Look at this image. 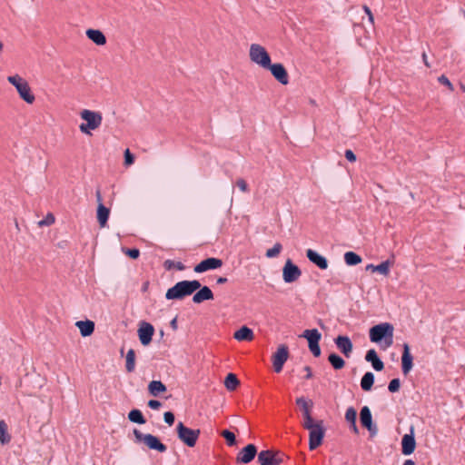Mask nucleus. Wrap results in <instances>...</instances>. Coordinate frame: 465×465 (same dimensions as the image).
Here are the masks:
<instances>
[{
    "mask_svg": "<svg viewBox=\"0 0 465 465\" xmlns=\"http://www.w3.org/2000/svg\"><path fill=\"white\" fill-rule=\"evenodd\" d=\"M345 157L349 162L356 161V154L350 149L345 151Z\"/></svg>",
    "mask_w": 465,
    "mask_h": 465,
    "instance_id": "obj_49",
    "label": "nucleus"
},
{
    "mask_svg": "<svg viewBox=\"0 0 465 465\" xmlns=\"http://www.w3.org/2000/svg\"><path fill=\"white\" fill-rule=\"evenodd\" d=\"M401 450L404 455H407V450H408L407 444L401 445Z\"/></svg>",
    "mask_w": 465,
    "mask_h": 465,
    "instance_id": "obj_56",
    "label": "nucleus"
},
{
    "mask_svg": "<svg viewBox=\"0 0 465 465\" xmlns=\"http://www.w3.org/2000/svg\"><path fill=\"white\" fill-rule=\"evenodd\" d=\"M344 261L347 265L353 266L361 262V257L354 252H347L344 253Z\"/></svg>",
    "mask_w": 465,
    "mask_h": 465,
    "instance_id": "obj_33",
    "label": "nucleus"
},
{
    "mask_svg": "<svg viewBox=\"0 0 465 465\" xmlns=\"http://www.w3.org/2000/svg\"><path fill=\"white\" fill-rule=\"evenodd\" d=\"M351 429L354 433H356V434L358 433V428H357L356 422L354 423V425H351Z\"/></svg>",
    "mask_w": 465,
    "mask_h": 465,
    "instance_id": "obj_58",
    "label": "nucleus"
},
{
    "mask_svg": "<svg viewBox=\"0 0 465 465\" xmlns=\"http://www.w3.org/2000/svg\"><path fill=\"white\" fill-rule=\"evenodd\" d=\"M166 386L161 381H152L148 384V391L153 397H157L160 394L166 392Z\"/></svg>",
    "mask_w": 465,
    "mask_h": 465,
    "instance_id": "obj_27",
    "label": "nucleus"
},
{
    "mask_svg": "<svg viewBox=\"0 0 465 465\" xmlns=\"http://www.w3.org/2000/svg\"><path fill=\"white\" fill-rule=\"evenodd\" d=\"M3 48H4L3 43L0 42V53L3 51Z\"/></svg>",
    "mask_w": 465,
    "mask_h": 465,
    "instance_id": "obj_59",
    "label": "nucleus"
},
{
    "mask_svg": "<svg viewBox=\"0 0 465 465\" xmlns=\"http://www.w3.org/2000/svg\"><path fill=\"white\" fill-rule=\"evenodd\" d=\"M366 271H371L372 272H376L382 275H387L390 271V262L386 261L378 265L368 264L366 266Z\"/></svg>",
    "mask_w": 465,
    "mask_h": 465,
    "instance_id": "obj_28",
    "label": "nucleus"
},
{
    "mask_svg": "<svg viewBox=\"0 0 465 465\" xmlns=\"http://www.w3.org/2000/svg\"><path fill=\"white\" fill-rule=\"evenodd\" d=\"M249 56L252 63L258 64L263 69L271 66V56L265 47L259 44H252L250 46Z\"/></svg>",
    "mask_w": 465,
    "mask_h": 465,
    "instance_id": "obj_6",
    "label": "nucleus"
},
{
    "mask_svg": "<svg viewBox=\"0 0 465 465\" xmlns=\"http://www.w3.org/2000/svg\"><path fill=\"white\" fill-rule=\"evenodd\" d=\"M171 326L173 327V329H176L177 328V325H176V319H173L172 322H171Z\"/></svg>",
    "mask_w": 465,
    "mask_h": 465,
    "instance_id": "obj_57",
    "label": "nucleus"
},
{
    "mask_svg": "<svg viewBox=\"0 0 465 465\" xmlns=\"http://www.w3.org/2000/svg\"><path fill=\"white\" fill-rule=\"evenodd\" d=\"M285 455L281 451L272 450H262L258 454L260 465H280L283 462Z\"/></svg>",
    "mask_w": 465,
    "mask_h": 465,
    "instance_id": "obj_9",
    "label": "nucleus"
},
{
    "mask_svg": "<svg viewBox=\"0 0 465 465\" xmlns=\"http://www.w3.org/2000/svg\"><path fill=\"white\" fill-rule=\"evenodd\" d=\"M369 334L371 341L380 343L384 350L392 344L393 328L390 323H380L371 327Z\"/></svg>",
    "mask_w": 465,
    "mask_h": 465,
    "instance_id": "obj_2",
    "label": "nucleus"
},
{
    "mask_svg": "<svg viewBox=\"0 0 465 465\" xmlns=\"http://www.w3.org/2000/svg\"><path fill=\"white\" fill-rule=\"evenodd\" d=\"M75 326L79 329L83 337L90 336L94 331V322L90 320L78 321L75 322Z\"/></svg>",
    "mask_w": 465,
    "mask_h": 465,
    "instance_id": "obj_25",
    "label": "nucleus"
},
{
    "mask_svg": "<svg viewBox=\"0 0 465 465\" xmlns=\"http://www.w3.org/2000/svg\"><path fill=\"white\" fill-rule=\"evenodd\" d=\"M402 465H407V460H405Z\"/></svg>",
    "mask_w": 465,
    "mask_h": 465,
    "instance_id": "obj_62",
    "label": "nucleus"
},
{
    "mask_svg": "<svg viewBox=\"0 0 465 465\" xmlns=\"http://www.w3.org/2000/svg\"><path fill=\"white\" fill-rule=\"evenodd\" d=\"M334 342L340 351L347 358H349L352 352L353 345L348 336H338Z\"/></svg>",
    "mask_w": 465,
    "mask_h": 465,
    "instance_id": "obj_19",
    "label": "nucleus"
},
{
    "mask_svg": "<svg viewBox=\"0 0 465 465\" xmlns=\"http://www.w3.org/2000/svg\"><path fill=\"white\" fill-rule=\"evenodd\" d=\"M374 382V375L372 372H366L361 381V387L363 391H369L372 388Z\"/></svg>",
    "mask_w": 465,
    "mask_h": 465,
    "instance_id": "obj_31",
    "label": "nucleus"
},
{
    "mask_svg": "<svg viewBox=\"0 0 465 465\" xmlns=\"http://www.w3.org/2000/svg\"><path fill=\"white\" fill-rule=\"evenodd\" d=\"M301 275L302 272L299 267L288 259L282 268L283 281L287 283H291L297 281Z\"/></svg>",
    "mask_w": 465,
    "mask_h": 465,
    "instance_id": "obj_12",
    "label": "nucleus"
},
{
    "mask_svg": "<svg viewBox=\"0 0 465 465\" xmlns=\"http://www.w3.org/2000/svg\"><path fill=\"white\" fill-rule=\"evenodd\" d=\"M221 435L226 440L229 446H233L236 443L235 435L233 432L224 430L221 432Z\"/></svg>",
    "mask_w": 465,
    "mask_h": 465,
    "instance_id": "obj_40",
    "label": "nucleus"
},
{
    "mask_svg": "<svg viewBox=\"0 0 465 465\" xmlns=\"http://www.w3.org/2000/svg\"><path fill=\"white\" fill-rule=\"evenodd\" d=\"M227 278L225 277H219L216 281L217 284H223L225 282H227Z\"/></svg>",
    "mask_w": 465,
    "mask_h": 465,
    "instance_id": "obj_53",
    "label": "nucleus"
},
{
    "mask_svg": "<svg viewBox=\"0 0 465 465\" xmlns=\"http://www.w3.org/2000/svg\"><path fill=\"white\" fill-rule=\"evenodd\" d=\"M11 441V435L8 432V426L5 420H0V443L8 444Z\"/></svg>",
    "mask_w": 465,
    "mask_h": 465,
    "instance_id": "obj_30",
    "label": "nucleus"
},
{
    "mask_svg": "<svg viewBox=\"0 0 465 465\" xmlns=\"http://www.w3.org/2000/svg\"><path fill=\"white\" fill-rule=\"evenodd\" d=\"M176 431L178 439L190 448L195 446L201 433L200 430L190 429L183 422H178Z\"/></svg>",
    "mask_w": 465,
    "mask_h": 465,
    "instance_id": "obj_8",
    "label": "nucleus"
},
{
    "mask_svg": "<svg viewBox=\"0 0 465 465\" xmlns=\"http://www.w3.org/2000/svg\"><path fill=\"white\" fill-rule=\"evenodd\" d=\"M95 194H96V200L98 203L97 221L101 227H105L108 218H109L110 210H109V208H107L104 205L100 190H97Z\"/></svg>",
    "mask_w": 465,
    "mask_h": 465,
    "instance_id": "obj_16",
    "label": "nucleus"
},
{
    "mask_svg": "<svg viewBox=\"0 0 465 465\" xmlns=\"http://www.w3.org/2000/svg\"><path fill=\"white\" fill-rule=\"evenodd\" d=\"M55 222V217L52 213H48L46 216L37 223L39 227L50 226Z\"/></svg>",
    "mask_w": 465,
    "mask_h": 465,
    "instance_id": "obj_38",
    "label": "nucleus"
},
{
    "mask_svg": "<svg viewBox=\"0 0 465 465\" xmlns=\"http://www.w3.org/2000/svg\"><path fill=\"white\" fill-rule=\"evenodd\" d=\"M7 81L15 87L20 98L25 103L32 104L35 101L28 82L19 74L8 76Z\"/></svg>",
    "mask_w": 465,
    "mask_h": 465,
    "instance_id": "obj_4",
    "label": "nucleus"
},
{
    "mask_svg": "<svg viewBox=\"0 0 465 465\" xmlns=\"http://www.w3.org/2000/svg\"><path fill=\"white\" fill-rule=\"evenodd\" d=\"M282 250V245L280 242H276L272 248L268 249L266 252L267 258H275L277 257Z\"/></svg>",
    "mask_w": 465,
    "mask_h": 465,
    "instance_id": "obj_36",
    "label": "nucleus"
},
{
    "mask_svg": "<svg viewBox=\"0 0 465 465\" xmlns=\"http://www.w3.org/2000/svg\"><path fill=\"white\" fill-rule=\"evenodd\" d=\"M305 430H309V449L313 450L322 445L325 435L322 420H312V422L302 423Z\"/></svg>",
    "mask_w": 465,
    "mask_h": 465,
    "instance_id": "obj_3",
    "label": "nucleus"
},
{
    "mask_svg": "<svg viewBox=\"0 0 465 465\" xmlns=\"http://www.w3.org/2000/svg\"><path fill=\"white\" fill-rule=\"evenodd\" d=\"M85 34L88 39L97 45H104L106 44V37L101 30L90 28L86 30Z\"/></svg>",
    "mask_w": 465,
    "mask_h": 465,
    "instance_id": "obj_23",
    "label": "nucleus"
},
{
    "mask_svg": "<svg viewBox=\"0 0 465 465\" xmlns=\"http://www.w3.org/2000/svg\"><path fill=\"white\" fill-rule=\"evenodd\" d=\"M124 252L132 259H137L140 256V251L138 249H125Z\"/></svg>",
    "mask_w": 465,
    "mask_h": 465,
    "instance_id": "obj_45",
    "label": "nucleus"
},
{
    "mask_svg": "<svg viewBox=\"0 0 465 465\" xmlns=\"http://www.w3.org/2000/svg\"><path fill=\"white\" fill-rule=\"evenodd\" d=\"M422 59H423V62H424L425 65H426L427 67H430V64L428 63L427 55H426V54H425V53H423V54H422Z\"/></svg>",
    "mask_w": 465,
    "mask_h": 465,
    "instance_id": "obj_54",
    "label": "nucleus"
},
{
    "mask_svg": "<svg viewBox=\"0 0 465 465\" xmlns=\"http://www.w3.org/2000/svg\"><path fill=\"white\" fill-rule=\"evenodd\" d=\"M408 441L407 434H404L401 438V445H406Z\"/></svg>",
    "mask_w": 465,
    "mask_h": 465,
    "instance_id": "obj_55",
    "label": "nucleus"
},
{
    "mask_svg": "<svg viewBox=\"0 0 465 465\" xmlns=\"http://www.w3.org/2000/svg\"><path fill=\"white\" fill-rule=\"evenodd\" d=\"M236 186L242 191L246 192L247 191V183L244 180L240 179L236 183Z\"/></svg>",
    "mask_w": 465,
    "mask_h": 465,
    "instance_id": "obj_51",
    "label": "nucleus"
},
{
    "mask_svg": "<svg viewBox=\"0 0 465 465\" xmlns=\"http://www.w3.org/2000/svg\"><path fill=\"white\" fill-rule=\"evenodd\" d=\"M328 361L334 370H341L345 366L344 360L336 353L330 354Z\"/></svg>",
    "mask_w": 465,
    "mask_h": 465,
    "instance_id": "obj_32",
    "label": "nucleus"
},
{
    "mask_svg": "<svg viewBox=\"0 0 465 465\" xmlns=\"http://www.w3.org/2000/svg\"><path fill=\"white\" fill-rule=\"evenodd\" d=\"M365 360L371 362L373 369L377 371H381L384 368L383 362L380 360L375 350L371 349L365 355Z\"/></svg>",
    "mask_w": 465,
    "mask_h": 465,
    "instance_id": "obj_24",
    "label": "nucleus"
},
{
    "mask_svg": "<svg viewBox=\"0 0 465 465\" xmlns=\"http://www.w3.org/2000/svg\"><path fill=\"white\" fill-rule=\"evenodd\" d=\"M307 258L316 264L320 269L325 270L328 268V262L325 257L320 255L318 252L312 249H308L306 252Z\"/></svg>",
    "mask_w": 465,
    "mask_h": 465,
    "instance_id": "obj_21",
    "label": "nucleus"
},
{
    "mask_svg": "<svg viewBox=\"0 0 465 465\" xmlns=\"http://www.w3.org/2000/svg\"><path fill=\"white\" fill-rule=\"evenodd\" d=\"M148 406L153 410H158L162 406V404L159 401L150 400L148 401Z\"/></svg>",
    "mask_w": 465,
    "mask_h": 465,
    "instance_id": "obj_50",
    "label": "nucleus"
},
{
    "mask_svg": "<svg viewBox=\"0 0 465 465\" xmlns=\"http://www.w3.org/2000/svg\"><path fill=\"white\" fill-rule=\"evenodd\" d=\"M240 381L238 380L237 376L233 373H229L225 377L224 380V386L225 388L230 391H233L236 390V388L239 386Z\"/></svg>",
    "mask_w": 465,
    "mask_h": 465,
    "instance_id": "obj_29",
    "label": "nucleus"
},
{
    "mask_svg": "<svg viewBox=\"0 0 465 465\" xmlns=\"http://www.w3.org/2000/svg\"><path fill=\"white\" fill-rule=\"evenodd\" d=\"M266 70H269L275 80L281 84L287 85L289 84V74L282 64H271V66L267 67Z\"/></svg>",
    "mask_w": 465,
    "mask_h": 465,
    "instance_id": "obj_13",
    "label": "nucleus"
},
{
    "mask_svg": "<svg viewBox=\"0 0 465 465\" xmlns=\"http://www.w3.org/2000/svg\"><path fill=\"white\" fill-rule=\"evenodd\" d=\"M134 162V155L130 152V150L127 148L124 151V164L126 166H129L133 164Z\"/></svg>",
    "mask_w": 465,
    "mask_h": 465,
    "instance_id": "obj_43",
    "label": "nucleus"
},
{
    "mask_svg": "<svg viewBox=\"0 0 465 465\" xmlns=\"http://www.w3.org/2000/svg\"><path fill=\"white\" fill-rule=\"evenodd\" d=\"M134 435L137 442H143L148 449L156 450L160 453L166 451L167 447L165 444L153 434H143L139 430H134Z\"/></svg>",
    "mask_w": 465,
    "mask_h": 465,
    "instance_id": "obj_7",
    "label": "nucleus"
},
{
    "mask_svg": "<svg viewBox=\"0 0 465 465\" xmlns=\"http://www.w3.org/2000/svg\"><path fill=\"white\" fill-rule=\"evenodd\" d=\"M200 287L201 283L197 280L181 281L167 290L165 298L167 300H183L184 297L193 294Z\"/></svg>",
    "mask_w": 465,
    "mask_h": 465,
    "instance_id": "obj_1",
    "label": "nucleus"
},
{
    "mask_svg": "<svg viewBox=\"0 0 465 465\" xmlns=\"http://www.w3.org/2000/svg\"><path fill=\"white\" fill-rule=\"evenodd\" d=\"M300 337L308 341L309 349L315 357L321 355L319 341L322 338V334L317 329L305 330Z\"/></svg>",
    "mask_w": 465,
    "mask_h": 465,
    "instance_id": "obj_10",
    "label": "nucleus"
},
{
    "mask_svg": "<svg viewBox=\"0 0 465 465\" xmlns=\"http://www.w3.org/2000/svg\"><path fill=\"white\" fill-rule=\"evenodd\" d=\"M137 332L141 343L143 346H147L152 341V338L154 333V328L151 323L142 322L139 325Z\"/></svg>",
    "mask_w": 465,
    "mask_h": 465,
    "instance_id": "obj_14",
    "label": "nucleus"
},
{
    "mask_svg": "<svg viewBox=\"0 0 465 465\" xmlns=\"http://www.w3.org/2000/svg\"><path fill=\"white\" fill-rule=\"evenodd\" d=\"M361 425L365 427L372 435L377 433V427L372 424L371 413L369 407L364 406L360 412Z\"/></svg>",
    "mask_w": 465,
    "mask_h": 465,
    "instance_id": "obj_18",
    "label": "nucleus"
},
{
    "mask_svg": "<svg viewBox=\"0 0 465 465\" xmlns=\"http://www.w3.org/2000/svg\"><path fill=\"white\" fill-rule=\"evenodd\" d=\"M438 81L440 84H443V85H446L450 90H453V85L452 84L450 83V81L449 80V78L447 76H445L444 74L440 75L439 78H438Z\"/></svg>",
    "mask_w": 465,
    "mask_h": 465,
    "instance_id": "obj_46",
    "label": "nucleus"
},
{
    "mask_svg": "<svg viewBox=\"0 0 465 465\" xmlns=\"http://www.w3.org/2000/svg\"><path fill=\"white\" fill-rule=\"evenodd\" d=\"M296 404L302 409L303 421L302 423L312 422L313 418L312 417V409L313 403L312 401L306 400L304 397H300L296 399Z\"/></svg>",
    "mask_w": 465,
    "mask_h": 465,
    "instance_id": "obj_17",
    "label": "nucleus"
},
{
    "mask_svg": "<svg viewBox=\"0 0 465 465\" xmlns=\"http://www.w3.org/2000/svg\"><path fill=\"white\" fill-rule=\"evenodd\" d=\"M128 419L134 423L144 424L146 422L142 411L140 410H132L128 414Z\"/></svg>",
    "mask_w": 465,
    "mask_h": 465,
    "instance_id": "obj_35",
    "label": "nucleus"
},
{
    "mask_svg": "<svg viewBox=\"0 0 465 465\" xmlns=\"http://www.w3.org/2000/svg\"><path fill=\"white\" fill-rule=\"evenodd\" d=\"M362 9L364 10L365 14L368 15V19L371 25H374V16L372 12L371 11L370 7L366 5L362 6Z\"/></svg>",
    "mask_w": 465,
    "mask_h": 465,
    "instance_id": "obj_48",
    "label": "nucleus"
},
{
    "mask_svg": "<svg viewBox=\"0 0 465 465\" xmlns=\"http://www.w3.org/2000/svg\"><path fill=\"white\" fill-rule=\"evenodd\" d=\"M400 385H401L400 380L393 379L390 381L388 389L391 392H396L399 391Z\"/></svg>",
    "mask_w": 465,
    "mask_h": 465,
    "instance_id": "obj_44",
    "label": "nucleus"
},
{
    "mask_svg": "<svg viewBox=\"0 0 465 465\" xmlns=\"http://www.w3.org/2000/svg\"><path fill=\"white\" fill-rule=\"evenodd\" d=\"M233 338L237 341H252L254 338V334L252 329L247 326L241 327L238 331H236L233 334Z\"/></svg>",
    "mask_w": 465,
    "mask_h": 465,
    "instance_id": "obj_26",
    "label": "nucleus"
},
{
    "mask_svg": "<svg viewBox=\"0 0 465 465\" xmlns=\"http://www.w3.org/2000/svg\"><path fill=\"white\" fill-rule=\"evenodd\" d=\"M408 368H409V369L411 368V361H409Z\"/></svg>",
    "mask_w": 465,
    "mask_h": 465,
    "instance_id": "obj_61",
    "label": "nucleus"
},
{
    "mask_svg": "<svg viewBox=\"0 0 465 465\" xmlns=\"http://www.w3.org/2000/svg\"><path fill=\"white\" fill-rule=\"evenodd\" d=\"M125 369L128 372H133L135 369V352L133 349L127 351L125 358Z\"/></svg>",
    "mask_w": 465,
    "mask_h": 465,
    "instance_id": "obj_34",
    "label": "nucleus"
},
{
    "mask_svg": "<svg viewBox=\"0 0 465 465\" xmlns=\"http://www.w3.org/2000/svg\"><path fill=\"white\" fill-rule=\"evenodd\" d=\"M198 290L199 291L196 293H194V295L193 296V302L194 303H201L204 301H209V300L213 299V293L209 287L203 286V287H200V289H198Z\"/></svg>",
    "mask_w": 465,
    "mask_h": 465,
    "instance_id": "obj_22",
    "label": "nucleus"
},
{
    "mask_svg": "<svg viewBox=\"0 0 465 465\" xmlns=\"http://www.w3.org/2000/svg\"><path fill=\"white\" fill-rule=\"evenodd\" d=\"M289 358V349L287 345L282 344L277 348V351L272 354V365L275 372L279 373L282 371L283 365Z\"/></svg>",
    "mask_w": 465,
    "mask_h": 465,
    "instance_id": "obj_11",
    "label": "nucleus"
},
{
    "mask_svg": "<svg viewBox=\"0 0 465 465\" xmlns=\"http://www.w3.org/2000/svg\"><path fill=\"white\" fill-rule=\"evenodd\" d=\"M401 370L403 374H407V343L402 345V353H401Z\"/></svg>",
    "mask_w": 465,
    "mask_h": 465,
    "instance_id": "obj_41",
    "label": "nucleus"
},
{
    "mask_svg": "<svg viewBox=\"0 0 465 465\" xmlns=\"http://www.w3.org/2000/svg\"><path fill=\"white\" fill-rule=\"evenodd\" d=\"M163 420L164 421L169 425V426H172L174 422V415L173 412L171 411H166L164 414H163Z\"/></svg>",
    "mask_w": 465,
    "mask_h": 465,
    "instance_id": "obj_47",
    "label": "nucleus"
},
{
    "mask_svg": "<svg viewBox=\"0 0 465 465\" xmlns=\"http://www.w3.org/2000/svg\"><path fill=\"white\" fill-rule=\"evenodd\" d=\"M357 418L356 410L352 407H350L346 410L345 412V420L351 423V425H354Z\"/></svg>",
    "mask_w": 465,
    "mask_h": 465,
    "instance_id": "obj_39",
    "label": "nucleus"
},
{
    "mask_svg": "<svg viewBox=\"0 0 465 465\" xmlns=\"http://www.w3.org/2000/svg\"><path fill=\"white\" fill-rule=\"evenodd\" d=\"M80 116L86 123H82L79 129L85 134H91L92 130H95L102 124L103 116L101 113L84 109L80 113Z\"/></svg>",
    "mask_w": 465,
    "mask_h": 465,
    "instance_id": "obj_5",
    "label": "nucleus"
},
{
    "mask_svg": "<svg viewBox=\"0 0 465 465\" xmlns=\"http://www.w3.org/2000/svg\"><path fill=\"white\" fill-rule=\"evenodd\" d=\"M416 447V442L414 439V431L413 429H411V431L409 433V454L414 451Z\"/></svg>",
    "mask_w": 465,
    "mask_h": 465,
    "instance_id": "obj_42",
    "label": "nucleus"
},
{
    "mask_svg": "<svg viewBox=\"0 0 465 465\" xmlns=\"http://www.w3.org/2000/svg\"><path fill=\"white\" fill-rule=\"evenodd\" d=\"M303 370L305 371V374H306L305 379H307V380L311 379L312 377L311 367L305 366L303 368Z\"/></svg>",
    "mask_w": 465,
    "mask_h": 465,
    "instance_id": "obj_52",
    "label": "nucleus"
},
{
    "mask_svg": "<svg viewBox=\"0 0 465 465\" xmlns=\"http://www.w3.org/2000/svg\"><path fill=\"white\" fill-rule=\"evenodd\" d=\"M257 449L253 444H248L239 453L237 461L241 463H250L255 457Z\"/></svg>",
    "mask_w": 465,
    "mask_h": 465,
    "instance_id": "obj_20",
    "label": "nucleus"
},
{
    "mask_svg": "<svg viewBox=\"0 0 465 465\" xmlns=\"http://www.w3.org/2000/svg\"><path fill=\"white\" fill-rule=\"evenodd\" d=\"M223 265V261L219 258H207L201 262H199L197 265H195L193 271L197 273H202L209 270H215Z\"/></svg>",
    "mask_w": 465,
    "mask_h": 465,
    "instance_id": "obj_15",
    "label": "nucleus"
},
{
    "mask_svg": "<svg viewBox=\"0 0 465 465\" xmlns=\"http://www.w3.org/2000/svg\"><path fill=\"white\" fill-rule=\"evenodd\" d=\"M409 465H415V463L412 460H409Z\"/></svg>",
    "mask_w": 465,
    "mask_h": 465,
    "instance_id": "obj_60",
    "label": "nucleus"
},
{
    "mask_svg": "<svg viewBox=\"0 0 465 465\" xmlns=\"http://www.w3.org/2000/svg\"><path fill=\"white\" fill-rule=\"evenodd\" d=\"M163 267L166 270H172L173 268H176L179 271H183L184 269V266H183V264L181 262H174L173 260H166L163 262Z\"/></svg>",
    "mask_w": 465,
    "mask_h": 465,
    "instance_id": "obj_37",
    "label": "nucleus"
}]
</instances>
